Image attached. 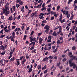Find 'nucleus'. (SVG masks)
I'll return each mask as SVG.
<instances>
[{
    "label": "nucleus",
    "mask_w": 77,
    "mask_h": 77,
    "mask_svg": "<svg viewBox=\"0 0 77 77\" xmlns=\"http://www.w3.org/2000/svg\"><path fill=\"white\" fill-rule=\"evenodd\" d=\"M65 71V70H63L61 72H64Z\"/></svg>",
    "instance_id": "obj_64"
},
{
    "label": "nucleus",
    "mask_w": 77,
    "mask_h": 77,
    "mask_svg": "<svg viewBox=\"0 0 77 77\" xmlns=\"http://www.w3.org/2000/svg\"><path fill=\"white\" fill-rule=\"evenodd\" d=\"M57 43L58 45H59L61 43V42L59 40L57 41Z\"/></svg>",
    "instance_id": "obj_17"
},
{
    "label": "nucleus",
    "mask_w": 77,
    "mask_h": 77,
    "mask_svg": "<svg viewBox=\"0 0 77 77\" xmlns=\"http://www.w3.org/2000/svg\"><path fill=\"white\" fill-rule=\"evenodd\" d=\"M73 66V68H76V65L75 64H74V63H72V64H71V65L70 66V67H71V66Z\"/></svg>",
    "instance_id": "obj_3"
},
{
    "label": "nucleus",
    "mask_w": 77,
    "mask_h": 77,
    "mask_svg": "<svg viewBox=\"0 0 77 77\" xmlns=\"http://www.w3.org/2000/svg\"><path fill=\"white\" fill-rule=\"evenodd\" d=\"M46 22V20H44V21H43L42 22V23H43L44 24V23H45Z\"/></svg>",
    "instance_id": "obj_47"
},
{
    "label": "nucleus",
    "mask_w": 77,
    "mask_h": 77,
    "mask_svg": "<svg viewBox=\"0 0 77 77\" xmlns=\"http://www.w3.org/2000/svg\"><path fill=\"white\" fill-rule=\"evenodd\" d=\"M40 15L42 16H44V13H40Z\"/></svg>",
    "instance_id": "obj_45"
},
{
    "label": "nucleus",
    "mask_w": 77,
    "mask_h": 77,
    "mask_svg": "<svg viewBox=\"0 0 77 77\" xmlns=\"http://www.w3.org/2000/svg\"><path fill=\"white\" fill-rule=\"evenodd\" d=\"M31 43H32V44H33V46H34L35 45V42H33Z\"/></svg>",
    "instance_id": "obj_55"
},
{
    "label": "nucleus",
    "mask_w": 77,
    "mask_h": 77,
    "mask_svg": "<svg viewBox=\"0 0 77 77\" xmlns=\"http://www.w3.org/2000/svg\"><path fill=\"white\" fill-rule=\"evenodd\" d=\"M13 9L14 11H15V6H13Z\"/></svg>",
    "instance_id": "obj_42"
},
{
    "label": "nucleus",
    "mask_w": 77,
    "mask_h": 77,
    "mask_svg": "<svg viewBox=\"0 0 77 77\" xmlns=\"http://www.w3.org/2000/svg\"><path fill=\"white\" fill-rule=\"evenodd\" d=\"M14 53V51H12V49H11V52L10 53V55H11V56L12 55V53Z\"/></svg>",
    "instance_id": "obj_12"
},
{
    "label": "nucleus",
    "mask_w": 77,
    "mask_h": 77,
    "mask_svg": "<svg viewBox=\"0 0 77 77\" xmlns=\"http://www.w3.org/2000/svg\"><path fill=\"white\" fill-rule=\"evenodd\" d=\"M51 70L53 71H54V70H56V68L52 67L51 69Z\"/></svg>",
    "instance_id": "obj_32"
},
{
    "label": "nucleus",
    "mask_w": 77,
    "mask_h": 77,
    "mask_svg": "<svg viewBox=\"0 0 77 77\" xmlns=\"http://www.w3.org/2000/svg\"><path fill=\"white\" fill-rule=\"evenodd\" d=\"M24 7L23 6L21 7V11H24Z\"/></svg>",
    "instance_id": "obj_21"
},
{
    "label": "nucleus",
    "mask_w": 77,
    "mask_h": 77,
    "mask_svg": "<svg viewBox=\"0 0 77 77\" xmlns=\"http://www.w3.org/2000/svg\"><path fill=\"white\" fill-rule=\"evenodd\" d=\"M66 29L67 30H69V26H68L66 27Z\"/></svg>",
    "instance_id": "obj_43"
},
{
    "label": "nucleus",
    "mask_w": 77,
    "mask_h": 77,
    "mask_svg": "<svg viewBox=\"0 0 77 77\" xmlns=\"http://www.w3.org/2000/svg\"><path fill=\"white\" fill-rule=\"evenodd\" d=\"M44 10H45L44 12H45V11H46V8H45V7H44L42 8L41 9V11H44Z\"/></svg>",
    "instance_id": "obj_9"
},
{
    "label": "nucleus",
    "mask_w": 77,
    "mask_h": 77,
    "mask_svg": "<svg viewBox=\"0 0 77 77\" xmlns=\"http://www.w3.org/2000/svg\"><path fill=\"white\" fill-rule=\"evenodd\" d=\"M53 35L54 36H56V31H54L53 33Z\"/></svg>",
    "instance_id": "obj_18"
},
{
    "label": "nucleus",
    "mask_w": 77,
    "mask_h": 77,
    "mask_svg": "<svg viewBox=\"0 0 77 77\" xmlns=\"http://www.w3.org/2000/svg\"><path fill=\"white\" fill-rule=\"evenodd\" d=\"M59 39L60 41H63V38L62 37H61L59 38Z\"/></svg>",
    "instance_id": "obj_46"
},
{
    "label": "nucleus",
    "mask_w": 77,
    "mask_h": 77,
    "mask_svg": "<svg viewBox=\"0 0 77 77\" xmlns=\"http://www.w3.org/2000/svg\"><path fill=\"white\" fill-rule=\"evenodd\" d=\"M51 36L50 35H49L48 37V39L47 40V42H51Z\"/></svg>",
    "instance_id": "obj_5"
},
{
    "label": "nucleus",
    "mask_w": 77,
    "mask_h": 77,
    "mask_svg": "<svg viewBox=\"0 0 77 77\" xmlns=\"http://www.w3.org/2000/svg\"><path fill=\"white\" fill-rule=\"evenodd\" d=\"M0 48L2 49L4 51L5 50V47L3 45L0 46Z\"/></svg>",
    "instance_id": "obj_8"
},
{
    "label": "nucleus",
    "mask_w": 77,
    "mask_h": 77,
    "mask_svg": "<svg viewBox=\"0 0 77 77\" xmlns=\"http://www.w3.org/2000/svg\"><path fill=\"white\" fill-rule=\"evenodd\" d=\"M33 33H34V32L33 31H32L31 33V34H30L31 36L33 35Z\"/></svg>",
    "instance_id": "obj_61"
},
{
    "label": "nucleus",
    "mask_w": 77,
    "mask_h": 77,
    "mask_svg": "<svg viewBox=\"0 0 77 77\" xmlns=\"http://www.w3.org/2000/svg\"><path fill=\"white\" fill-rule=\"evenodd\" d=\"M72 0H69V2H68V4H69V3H70L71 2H72Z\"/></svg>",
    "instance_id": "obj_58"
},
{
    "label": "nucleus",
    "mask_w": 77,
    "mask_h": 77,
    "mask_svg": "<svg viewBox=\"0 0 77 77\" xmlns=\"http://www.w3.org/2000/svg\"><path fill=\"white\" fill-rule=\"evenodd\" d=\"M14 59H15V58L14 57H13V58H12L10 59L11 61H14Z\"/></svg>",
    "instance_id": "obj_39"
},
{
    "label": "nucleus",
    "mask_w": 77,
    "mask_h": 77,
    "mask_svg": "<svg viewBox=\"0 0 77 77\" xmlns=\"http://www.w3.org/2000/svg\"><path fill=\"white\" fill-rule=\"evenodd\" d=\"M44 30H46L45 31V32L46 33H47V32H48V31H49V26L48 25H46L44 28Z\"/></svg>",
    "instance_id": "obj_2"
},
{
    "label": "nucleus",
    "mask_w": 77,
    "mask_h": 77,
    "mask_svg": "<svg viewBox=\"0 0 77 77\" xmlns=\"http://www.w3.org/2000/svg\"><path fill=\"white\" fill-rule=\"evenodd\" d=\"M36 13H32L31 14V17L33 18L35 16H36Z\"/></svg>",
    "instance_id": "obj_7"
},
{
    "label": "nucleus",
    "mask_w": 77,
    "mask_h": 77,
    "mask_svg": "<svg viewBox=\"0 0 77 77\" xmlns=\"http://www.w3.org/2000/svg\"><path fill=\"white\" fill-rule=\"evenodd\" d=\"M49 59H53V57L50 56L48 57Z\"/></svg>",
    "instance_id": "obj_24"
},
{
    "label": "nucleus",
    "mask_w": 77,
    "mask_h": 77,
    "mask_svg": "<svg viewBox=\"0 0 77 77\" xmlns=\"http://www.w3.org/2000/svg\"><path fill=\"white\" fill-rule=\"evenodd\" d=\"M72 53L71 52H69L68 54L69 57L71 56V55H72Z\"/></svg>",
    "instance_id": "obj_31"
},
{
    "label": "nucleus",
    "mask_w": 77,
    "mask_h": 77,
    "mask_svg": "<svg viewBox=\"0 0 77 77\" xmlns=\"http://www.w3.org/2000/svg\"><path fill=\"white\" fill-rule=\"evenodd\" d=\"M72 49L73 50H75L76 49V48L75 46H73L72 48Z\"/></svg>",
    "instance_id": "obj_20"
},
{
    "label": "nucleus",
    "mask_w": 77,
    "mask_h": 77,
    "mask_svg": "<svg viewBox=\"0 0 77 77\" xmlns=\"http://www.w3.org/2000/svg\"><path fill=\"white\" fill-rule=\"evenodd\" d=\"M26 38H27V36L24 35L23 38L24 40H26Z\"/></svg>",
    "instance_id": "obj_38"
},
{
    "label": "nucleus",
    "mask_w": 77,
    "mask_h": 77,
    "mask_svg": "<svg viewBox=\"0 0 77 77\" xmlns=\"http://www.w3.org/2000/svg\"><path fill=\"white\" fill-rule=\"evenodd\" d=\"M9 20L10 21H12V16L9 17Z\"/></svg>",
    "instance_id": "obj_35"
},
{
    "label": "nucleus",
    "mask_w": 77,
    "mask_h": 77,
    "mask_svg": "<svg viewBox=\"0 0 77 77\" xmlns=\"http://www.w3.org/2000/svg\"><path fill=\"white\" fill-rule=\"evenodd\" d=\"M3 14H5L6 15L7 14H9V8H8V6L6 5L5 6V9L3 10Z\"/></svg>",
    "instance_id": "obj_1"
},
{
    "label": "nucleus",
    "mask_w": 77,
    "mask_h": 77,
    "mask_svg": "<svg viewBox=\"0 0 77 77\" xmlns=\"http://www.w3.org/2000/svg\"><path fill=\"white\" fill-rule=\"evenodd\" d=\"M46 66H47L45 65L44 67H43L42 68V70H44V69H46Z\"/></svg>",
    "instance_id": "obj_15"
},
{
    "label": "nucleus",
    "mask_w": 77,
    "mask_h": 77,
    "mask_svg": "<svg viewBox=\"0 0 77 77\" xmlns=\"http://www.w3.org/2000/svg\"><path fill=\"white\" fill-rule=\"evenodd\" d=\"M69 57H71L72 60H73V59H75V58H76V56H74L73 55L70 56Z\"/></svg>",
    "instance_id": "obj_6"
},
{
    "label": "nucleus",
    "mask_w": 77,
    "mask_h": 77,
    "mask_svg": "<svg viewBox=\"0 0 77 77\" xmlns=\"http://www.w3.org/2000/svg\"><path fill=\"white\" fill-rule=\"evenodd\" d=\"M20 5L18 4H16V6L17 8H19V7H20Z\"/></svg>",
    "instance_id": "obj_41"
},
{
    "label": "nucleus",
    "mask_w": 77,
    "mask_h": 77,
    "mask_svg": "<svg viewBox=\"0 0 77 77\" xmlns=\"http://www.w3.org/2000/svg\"><path fill=\"white\" fill-rule=\"evenodd\" d=\"M39 41H43V39L41 38H39Z\"/></svg>",
    "instance_id": "obj_63"
},
{
    "label": "nucleus",
    "mask_w": 77,
    "mask_h": 77,
    "mask_svg": "<svg viewBox=\"0 0 77 77\" xmlns=\"http://www.w3.org/2000/svg\"><path fill=\"white\" fill-rule=\"evenodd\" d=\"M57 51V48L55 49L53 51L54 53H56Z\"/></svg>",
    "instance_id": "obj_26"
},
{
    "label": "nucleus",
    "mask_w": 77,
    "mask_h": 77,
    "mask_svg": "<svg viewBox=\"0 0 77 77\" xmlns=\"http://www.w3.org/2000/svg\"><path fill=\"white\" fill-rule=\"evenodd\" d=\"M59 65H60V62H59L58 63H57V66H59Z\"/></svg>",
    "instance_id": "obj_29"
},
{
    "label": "nucleus",
    "mask_w": 77,
    "mask_h": 77,
    "mask_svg": "<svg viewBox=\"0 0 77 77\" xmlns=\"http://www.w3.org/2000/svg\"><path fill=\"white\" fill-rule=\"evenodd\" d=\"M66 60V58H64L63 60H62L63 62H65Z\"/></svg>",
    "instance_id": "obj_52"
},
{
    "label": "nucleus",
    "mask_w": 77,
    "mask_h": 77,
    "mask_svg": "<svg viewBox=\"0 0 77 77\" xmlns=\"http://www.w3.org/2000/svg\"><path fill=\"white\" fill-rule=\"evenodd\" d=\"M65 15H67V16H68V15H69V14H68V11H67L66 14H65Z\"/></svg>",
    "instance_id": "obj_33"
},
{
    "label": "nucleus",
    "mask_w": 77,
    "mask_h": 77,
    "mask_svg": "<svg viewBox=\"0 0 77 77\" xmlns=\"http://www.w3.org/2000/svg\"><path fill=\"white\" fill-rule=\"evenodd\" d=\"M60 9V6H58L57 7V10L58 11Z\"/></svg>",
    "instance_id": "obj_62"
},
{
    "label": "nucleus",
    "mask_w": 77,
    "mask_h": 77,
    "mask_svg": "<svg viewBox=\"0 0 77 77\" xmlns=\"http://www.w3.org/2000/svg\"><path fill=\"white\" fill-rule=\"evenodd\" d=\"M5 32H6V33H8V32H10V30H9L8 29H5Z\"/></svg>",
    "instance_id": "obj_13"
},
{
    "label": "nucleus",
    "mask_w": 77,
    "mask_h": 77,
    "mask_svg": "<svg viewBox=\"0 0 77 77\" xmlns=\"http://www.w3.org/2000/svg\"><path fill=\"white\" fill-rule=\"evenodd\" d=\"M30 42H32V41H33V38H32V37H30Z\"/></svg>",
    "instance_id": "obj_34"
},
{
    "label": "nucleus",
    "mask_w": 77,
    "mask_h": 77,
    "mask_svg": "<svg viewBox=\"0 0 77 77\" xmlns=\"http://www.w3.org/2000/svg\"><path fill=\"white\" fill-rule=\"evenodd\" d=\"M39 18H40V20H41V19H42V18H44V17L42 16H41L39 17Z\"/></svg>",
    "instance_id": "obj_48"
},
{
    "label": "nucleus",
    "mask_w": 77,
    "mask_h": 77,
    "mask_svg": "<svg viewBox=\"0 0 77 77\" xmlns=\"http://www.w3.org/2000/svg\"><path fill=\"white\" fill-rule=\"evenodd\" d=\"M47 10H48V12H50L51 10L50 8H48Z\"/></svg>",
    "instance_id": "obj_56"
},
{
    "label": "nucleus",
    "mask_w": 77,
    "mask_h": 77,
    "mask_svg": "<svg viewBox=\"0 0 77 77\" xmlns=\"http://www.w3.org/2000/svg\"><path fill=\"white\" fill-rule=\"evenodd\" d=\"M54 17L53 16L52 17H51V20H54Z\"/></svg>",
    "instance_id": "obj_59"
},
{
    "label": "nucleus",
    "mask_w": 77,
    "mask_h": 77,
    "mask_svg": "<svg viewBox=\"0 0 77 77\" xmlns=\"http://www.w3.org/2000/svg\"><path fill=\"white\" fill-rule=\"evenodd\" d=\"M19 4L22 5H23V2L22 1H20L19 2Z\"/></svg>",
    "instance_id": "obj_44"
},
{
    "label": "nucleus",
    "mask_w": 77,
    "mask_h": 77,
    "mask_svg": "<svg viewBox=\"0 0 77 77\" xmlns=\"http://www.w3.org/2000/svg\"><path fill=\"white\" fill-rule=\"evenodd\" d=\"M73 18H74V15L72 14L70 18V20H73Z\"/></svg>",
    "instance_id": "obj_14"
},
{
    "label": "nucleus",
    "mask_w": 77,
    "mask_h": 77,
    "mask_svg": "<svg viewBox=\"0 0 77 77\" xmlns=\"http://www.w3.org/2000/svg\"><path fill=\"white\" fill-rule=\"evenodd\" d=\"M35 51H36V50H32V53H36V52Z\"/></svg>",
    "instance_id": "obj_37"
},
{
    "label": "nucleus",
    "mask_w": 77,
    "mask_h": 77,
    "mask_svg": "<svg viewBox=\"0 0 77 77\" xmlns=\"http://www.w3.org/2000/svg\"><path fill=\"white\" fill-rule=\"evenodd\" d=\"M72 60H69V64L70 65V66H71V64H72Z\"/></svg>",
    "instance_id": "obj_16"
},
{
    "label": "nucleus",
    "mask_w": 77,
    "mask_h": 77,
    "mask_svg": "<svg viewBox=\"0 0 77 77\" xmlns=\"http://www.w3.org/2000/svg\"><path fill=\"white\" fill-rule=\"evenodd\" d=\"M34 49V46H32L31 48H30V50H33Z\"/></svg>",
    "instance_id": "obj_30"
},
{
    "label": "nucleus",
    "mask_w": 77,
    "mask_h": 77,
    "mask_svg": "<svg viewBox=\"0 0 77 77\" xmlns=\"http://www.w3.org/2000/svg\"><path fill=\"white\" fill-rule=\"evenodd\" d=\"M6 52V50H4V52H3L2 53H1V54L2 55H4L5 54V52Z\"/></svg>",
    "instance_id": "obj_22"
},
{
    "label": "nucleus",
    "mask_w": 77,
    "mask_h": 77,
    "mask_svg": "<svg viewBox=\"0 0 77 77\" xmlns=\"http://www.w3.org/2000/svg\"><path fill=\"white\" fill-rule=\"evenodd\" d=\"M5 60H2L1 61H0L1 64L2 65H4L5 64Z\"/></svg>",
    "instance_id": "obj_4"
},
{
    "label": "nucleus",
    "mask_w": 77,
    "mask_h": 77,
    "mask_svg": "<svg viewBox=\"0 0 77 77\" xmlns=\"http://www.w3.org/2000/svg\"><path fill=\"white\" fill-rule=\"evenodd\" d=\"M74 7V11H77V7L76 5H75L74 6H73Z\"/></svg>",
    "instance_id": "obj_19"
},
{
    "label": "nucleus",
    "mask_w": 77,
    "mask_h": 77,
    "mask_svg": "<svg viewBox=\"0 0 77 77\" xmlns=\"http://www.w3.org/2000/svg\"><path fill=\"white\" fill-rule=\"evenodd\" d=\"M57 56H55L54 57V59H57Z\"/></svg>",
    "instance_id": "obj_60"
},
{
    "label": "nucleus",
    "mask_w": 77,
    "mask_h": 77,
    "mask_svg": "<svg viewBox=\"0 0 77 77\" xmlns=\"http://www.w3.org/2000/svg\"><path fill=\"white\" fill-rule=\"evenodd\" d=\"M12 37V36H11L10 37H9V36L8 35L6 37V38L7 39H11V38Z\"/></svg>",
    "instance_id": "obj_25"
},
{
    "label": "nucleus",
    "mask_w": 77,
    "mask_h": 77,
    "mask_svg": "<svg viewBox=\"0 0 77 77\" xmlns=\"http://www.w3.org/2000/svg\"><path fill=\"white\" fill-rule=\"evenodd\" d=\"M3 29H2L0 32V34H1V35H3Z\"/></svg>",
    "instance_id": "obj_23"
},
{
    "label": "nucleus",
    "mask_w": 77,
    "mask_h": 77,
    "mask_svg": "<svg viewBox=\"0 0 77 77\" xmlns=\"http://www.w3.org/2000/svg\"><path fill=\"white\" fill-rule=\"evenodd\" d=\"M53 15L55 16V18L57 17V14L56 12H54L53 13Z\"/></svg>",
    "instance_id": "obj_10"
},
{
    "label": "nucleus",
    "mask_w": 77,
    "mask_h": 77,
    "mask_svg": "<svg viewBox=\"0 0 77 77\" xmlns=\"http://www.w3.org/2000/svg\"><path fill=\"white\" fill-rule=\"evenodd\" d=\"M6 36V35H1L0 38H3L4 37H5Z\"/></svg>",
    "instance_id": "obj_40"
},
{
    "label": "nucleus",
    "mask_w": 77,
    "mask_h": 77,
    "mask_svg": "<svg viewBox=\"0 0 77 77\" xmlns=\"http://www.w3.org/2000/svg\"><path fill=\"white\" fill-rule=\"evenodd\" d=\"M62 57H63V58H65V57H66V56L65 55H63L62 56Z\"/></svg>",
    "instance_id": "obj_57"
},
{
    "label": "nucleus",
    "mask_w": 77,
    "mask_h": 77,
    "mask_svg": "<svg viewBox=\"0 0 77 77\" xmlns=\"http://www.w3.org/2000/svg\"><path fill=\"white\" fill-rule=\"evenodd\" d=\"M41 5H42V3H41L39 5H38V7H39V8H40V7H41Z\"/></svg>",
    "instance_id": "obj_51"
},
{
    "label": "nucleus",
    "mask_w": 77,
    "mask_h": 77,
    "mask_svg": "<svg viewBox=\"0 0 77 77\" xmlns=\"http://www.w3.org/2000/svg\"><path fill=\"white\" fill-rule=\"evenodd\" d=\"M17 65H20V62H19V61H18L17 62Z\"/></svg>",
    "instance_id": "obj_53"
},
{
    "label": "nucleus",
    "mask_w": 77,
    "mask_h": 77,
    "mask_svg": "<svg viewBox=\"0 0 77 77\" xmlns=\"http://www.w3.org/2000/svg\"><path fill=\"white\" fill-rule=\"evenodd\" d=\"M32 68H29V70L28 71L29 73H30V72H31V71H32Z\"/></svg>",
    "instance_id": "obj_36"
},
{
    "label": "nucleus",
    "mask_w": 77,
    "mask_h": 77,
    "mask_svg": "<svg viewBox=\"0 0 77 77\" xmlns=\"http://www.w3.org/2000/svg\"><path fill=\"white\" fill-rule=\"evenodd\" d=\"M41 34H42V32H41L40 33H38V36H40V35H41Z\"/></svg>",
    "instance_id": "obj_50"
},
{
    "label": "nucleus",
    "mask_w": 77,
    "mask_h": 77,
    "mask_svg": "<svg viewBox=\"0 0 77 77\" xmlns=\"http://www.w3.org/2000/svg\"><path fill=\"white\" fill-rule=\"evenodd\" d=\"M58 27L59 29L60 32H61V30H62V28L61 27V26H58Z\"/></svg>",
    "instance_id": "obj_11"
},
{
    "label": "nucleus",
    "mask_w": 77,
    "mask_h": 77,
    "mask_svg": "<svg viewBox=\"0 0 77 77\" xmlns=\"http://www.w3.org/2000/svg\"><path fill=\"white\" fill-rule=\"evenodd\" d=\"M15 26H12V29H14L16 27Z\"/></svg>",
    "instance_id": "obj_49"
},
{
    "label": "nucleus",
    "mask_w": 77,
    "mask_h": 77,
    "mask_svg": "<svg viewBox=\"0 0 77 77\" xmlns=\"http://www.w3.org/2000/svg\"><path fill=\"white\" fill-rule=\"evenodd\" d=\"M21 29L22 30H24V26H22Z\"/></svg>",
    "instance_id": "obj_54"
},
{
    "label": "nucleus",
    "mask_w": 77,
    "mask_h": 77,
    "mask_svg": "<svg viewBox=\"0 0 77 77\" xmlns=\"http://www.w3.org/2000/svg\"><path fill=\"white\" fill-rule=\"evenodd\" d=\"M37 67L38 69H41V66H37Z\"/></svg>",
    "instance_id": "obj_28"
},
{
    "label": "nucleus",
    "mask_w": 77,
    "mask_h": 77,
    "mask_svg": "<svg viewBox=\"0 0 77 77\" xmlns=\"http://www.w3.org/2000/svg\"><path fill=\"white\" fill-rule=\"evenodd\" d=\"M48 58L47 57H45L43 59V61H46V60H47Z\"/></svg>",
    "instance_id": "obj_27"
}]
</instances>
